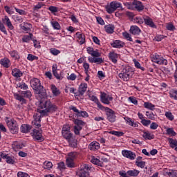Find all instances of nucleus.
<instances>
[{"mask_svg": "<svg viewBox=\"0 0 177 177\" xmlns=\"http://www.w3.org/2000/svg\"><path fill=\"white\" fill-rule=\"evenodd\" d=\"M83 68L84 69V73H89L90 65L86 61L83 62Z\"/></svg>", "mask_w": 177, "mask_h": 177, "instance_id": "nucleus-57", "label": "nucleus"}, {"mask_svg": "<svg viewBox=\"0 0 177 177\" xmlns=\"http://www.w3.org/2000/svg\"><path fill=\"white\" fill-rule=\"evenodd\" d=\"M31 96H32V93L30 91V90L21 91V95L18 93H14L15 99L19 100L21 104H26L27 100H26L24 97H26V99H31Z\"/></svg>", "mask_w": 177, "mask_h": 177, "instance_id": "nucleus-3", "label": "nucleus"}, {"mask_svg": "<svg viewBox=\"0 0 177 177\" xmlns=\"http://www.w3.org/2000/svg\"><path fill=\"white\" fill-rule=\"evenodd\" d=\"M109 58L112 63L117 64V62H118V54L115 52H111L109 53Z\"/></svg>", "mask_w": 177, "mask_h": 177, "instance_id": "nucleus-22", "label": "nucleus"}, {"mask_svg": "<svg viewBox=\"0 0 177 177\" xmlns=\"http://www.w3.org/2000/svg\"><path fill=\"white\" fill-rule=\"evenodd\" d=\"M2 22L6 27L8 28V30H10L11 31L15 30V26L12 24V21H10V19L8 15L4 16L3 18H2Z\"/></svg>", "mask_w": 177, "mask_h": 177, "instance_id": "nucleus-14", "label": "nucleus"}, {"mask_svg": "<svg viewBox=\"0 0 177 177\" xmlns=\"http://www.w3.org/2000/svg\"><path fill=\"white\" fill-rule=\"evenodd\" d=\"M86 50L87 53L93 56V57H100V56H102V53L99 52V50H95L93 47H88Z\"/></svg>", "mask_w": 177, "mask_h": 177, "instance_id": "nucleus-16", "label": "nucleus"}, {"mask_svg": "<svg viewBox=\"0 0 177 177\" xmlns=\"http://www.w3.org/2000/svg\"><path fill=\"white\" fill-rule=\"evenodd\" d=\"M88 97L90 100H91V102H94V103H95L97 105V107L99 109H101L102 110L104 109V106H103L102 104H100V102H99V99H97V97L95 95H88Z\"/></svg>", "mask_w": 177, "mask_h": 177, "instance_id": "nucleus-24", "label": "nucleus"}, {"mask_svg": "<svg viewBox=\"0 0 177 177\" xmlns=\"http://www.w3.org/2000/svg\"><path fill=\"white\" fill-rule=\"evenodd\" d=\"M151 60L153 63H156V64H160L162 66H167L168 64V61L162 57V56L156 53L151 57Z\"/></svg>", "mask_w": 177, "mask_h": 177, "instance_id": "nucleus-7", "label": "nucleus"}, {"mask_svg": "<svg viewBox=\"0 0 177 177\" xmlns=\"http://www.w3.org/2000/svg\"><path fill=\"white\" fill-rule=\"evenodd\" d=\"M88 60L89 63H96L97 64H102V63L104 62L102 57H89L88 58Z\"/></svg>", "mask_w": 177, "mask_h": 177, "instance_id": "nucleus-23", "label": "nucleus"}, {"mask_svg": "<svg viewBox=\"0 0 177 177\" xmlns=\"http://www.w3.org/2000/svg\"><path fill=\"white\" fill-rule=\"evenodd\" d=\"M89 150H99L100 149V144L96 141H93L88 145Z\"/></svg>", "mask_w": 177, "mask_h": 177, "instance_id": "nucleus-28", "label": "nucleus"}, {"mask_svg": "<svg viewBox=\"0 0 177 177\" xmlns=\"http://www.w3.org/2000/svg\"><path fill=\"white\" fill-rule=\"evenodd\" d=\"M68 142L71 147H73V149H77L78 145L77 144V140L73 137L72 138L68 140Z\"/></svg>", "mask_w": 177, "mask_h": 177, "instance_id": "nucleus-39", "label": "nucleus"}, {"mask_svg": "<svg viewBox=\"0 0 177 177\" xmlns=\"http://www.w3.org/2000/svg\"><path fill=\"white\" fill-rule=\"evenodd\" d=\"M0 31H1V32H3L5 35H8V31L6 30V28L5 27L4 24L2 23V21H1V20H0Z\"/></svg>", "mask_w": 177, "mask_h": 177, "instance_id": "nucleus-54", "label": "nucleus"}, {"mask_svg": "<svg viewBox=\"0 0 177 177\" xmlns=\"http://www.w3.org/2000/svg\"><path fill=\"white\" fill-rule=\"evenodd\" d=\"M30 86L37 92L39 96L46 97V91L44 89V86L41 85V81L38 78H33L30 80Z\"/></svg>", "mask_w": 177, "mask_h": 177, "instance_id": "nucleus-2", "label": "nucleus"}, {"mask_svg": "<svg viewBox=\"0 0 177 177\" xmlns=\"http://www.w3.org/2000/svg\"><path fill=\"white\" fill-rule=\"evenodd\" d=\"M66 165L68 168H75V163L74 162V160L68 159V158H66Z\"/></svg>", "mask_w": 177, "mask_h": 177, "instance_id": "nucleus-40", "label": "nucleus"}, {"mask_svg": "<svg viewBox=\"0 0 177 177\" xmlns=\"http://www.w3.org/2000/svg\"><path fill=\"white\" fill-rule=\"evenodd\" d=\"M77 39V42L80 44V45H83V44H85V35L77 32L75 34Z\"/></svg>", "mask_w": 177, "mask_h": 177, "instance_id": "nucleus-26", "label": "nucleus"}, {"mask_svg": "<svg viewBox=\"0 0 177 177\" xmlns=\"http://www.w3.org/2000/svg\"><path fill=\"white\" fill-rule=\"evenodd\" d=\"M0 64L4 67L5 68H9L10 66H12V63L10 62V59L8 57H4L0 60Z\"/></svg>", "mask_w": 177, "mask_h": 177, "instance_id": "nucleus-21", "label": "nucleus"}, {"mask_svg": "<svg viewBox=\"0 0 177 177\" xmlns=\"http://www.w3.org/2000/svg\"><path fill=\"white\" fill-rule=\"evenodd\" d=\"M124 120L126 121V124L130 127H133V128H138V127H139L138 122L133 121V120L131 119V118L128 116L124 117Z\"/></svg>", "mask_w": 177, "mask_h": 177, "instance_id": "nucleus-18", "label": "nucleus"}, {"mask_svg": "<svg viewBox=\"0 0 177 177\" xmlns=\"http://www.w3.org/2000/svg\"><path fill=\"white\" fill-rule=\"evenodd\" d=\"M5 122L11 133H17L19 132V124H17V122L15 119L6 117Z\"/></svg>", "mask_w": 177, "mask_h": 177, "instance_id": "nucleus-5", "label": "nucleus"}, {"mask_svg": "<svg viewBox=\"0 0 177 177\" xmlns=\"http://www.w3.org/2000/svg\"><path fill=\"white\" fill-rule=\"evenodd\" d=\"M57 165V168L59 171H64V169H66V165L64 164V162H60Z\"/></svg>", "mask_w": 177, "mask_h": 177, "instance_id": "nucleus-61", "label": "nucleus"}, {"mask_svg": "<svg viewBox=\"0 0 177 177\" xmlns=\"http://www.w3.org/2000/svg\"><path fill=\"white\" fill-rule=\"evenodd\" d=\"M122 155L123 156V157H125V158H128V160H133L136 158V153L130 150H122Z\"/></svg>", "mask_w": 177, "mask_h": 177, "instance_id": "nucleus-12", "label": "nucleus"}, {"mask_svg": "<svg viewBox=\"0 0 177 177\" xmlns=\"http://www.w3.org/2000/svg\"><path fill=\"white\" fill-rule=\"evenodd\" d=\"M167 175H169V177H177V171L171 170V171L167 173Z\"/></svg>", "mask_w": 177, "mask_h": 177, "instance_id": "nucleus-64", "label": "nucleus"}, {"mask_svg": "<svg viewBox=\"0 0 177 177\" xmlns=\"http://www.w3.org/2000/svg\"><path fill=\"white\" fill-rule=\"evenodd\" d=\"M91 170L89 165H84L77 171V176L79 177H89V171Z\"/></svg>", "mask_w": 177, "mask_h": 177, "instance_id": "nucleus-8", "label": "nucleus"}, {"mask_svg": "<svg viewBox=\"0 0 177 177\" xmlns=\"http://www.w3.org/2000/svg\"><path fill=\"white\" fill-rule=\"evenodd\" d=\"M32 37H34L32 33H29V35H24L22 38V42H26V44H28V42H30V41L32 39Z\"/></svg>", "mask_w": 177, "mask_h": 177, "instance_id": "nucleus-35", "label": "nucleus"}, {"mask_svg": "<svg viewBox=\"0 0 177 177\" xmlns=\"http://www.w3.org/2000/svg\"><path fill=\"white\" fill-rule=\"evenodd\" d=\"M30 129H31V126L28 124H22L21 127V131L23 133H28Z\"/></svg>", "mask_w": 177, "mask_h": 177, "instance_id": "nucleus-38", "label": "nucleus"}, {"mask_svg": "<svg viewBox=\"0 0 177 177\" xmlns=\"http://www.w3.org/2000/svg\"><path fill=\"white\" fill-rule=\"evenodd\" d=\"M140 28L136 26H131L130 28V32L133 35H140Z\"/></svg>", "mask_w": 177, "mask_h": 177, "instance_id": "nucleus-29", "label": "nucleus"}, {"mask_svg": "<svg viewBox=\"0 0 177 177\" xmlns=\"http://www.w3.org/2000/svg\"><path fill=\"white\" fill-rule=\"evenodd\" d=\"M144 107L145 109H148L149 110H154L156 105L150 102H144Z\"/></svg>", "mask_w": 177, "mask_h": 177, "instance_id": "nucleus-46", "label": "nucleus"}, {"mask_svg": "<svg viewBox=\"0 0 177 177\" xmlns=\"http://www.w3.org/2000/svg\"><path fill=\"white\" fill-rule=\"evenodd\" d=\"M27 59L29 60V62H34V60H38V57L32 54H28Z\"/></svg>", "mask_w": 177, "mask_h": 177, "instance_id": "nucleus-59", "label": "nucleus"}, {"mask_svg": "<svg viewBox=\"0 0 177 177\" xmlns=\"http://www.w3.org/2000/svg\"><path fill=\"white\" fill-rule=\"evenodd\" d=\"M169 95L170 97H171L172 99H175V100H177V90L171 91Z\"/></svg>", "mask_w": 177, "mask_h": 177, "instance_id": "nucleus-62", "label": "nucleus"}, {"mask_svg": "<svg viewBox=\"0 0 177 177\" xmlns=\"http://www.w3.org/2000/svg\"><path fill=\"white\" fill-rule=\"evenodd\" d=\"M100 99L102 103H104V104H110V102H112L113 100V97L106 94V93L101 92Z\"/></svg>", "mask_w": 177, "mask_h": 177, "instance_id": "nucleus-13", "label": "nucleus"}, {"mask_svg": "<svg viewBox=\"0 0 177 177\" xmlns=\"http://www.w3.org/2000/svg\"><path fill=\"white\" fill-rule=\"evenodd\" d=\"M167 135H169V136H176V132L174 131V128H168L166 130Z\"/></svg>", "mask_w": 177, "mask_h": 177, "instance_id": "nucleus-53", "label": "nucleus"}, {"mask_svg": "<svg viewBox=\"0 0 177 177\" xmlns=\"http://www.w3.org/2000/svg\"><path fill=\"white\" fill-rule=\"evenodd\" d=\"M122 35L124 38H125V39H127V41H130V42H132V41H133L129 33L124 32L122 33Z\"/></svg>", "mask_w": 177, "mask_h": 177, "instance_id": "nucleus-60", "label": "nucleus"}, {"mask_svg": "<svg viewBox=\"0 0 177 177\" xmlns=\"http://www.w3.org/2000/svg\"><path fill=\"white\" fill-rule=\"evenodd\" d=\"M86 89H88V84L85 82L81 83L80 85L79 86V89H78V92L80 95H84Z\"/></svg>", "mask_w": 177, "mask_h": 177, "instance_id": "nucleus-27", "label": "nucleus"}, {"mask_svg": "<svg viewBox=\"0 0 177 177\" xmlns=\"http://www.w3.org/2000/svg\"><path fill=\"white\" fill-rule=\"evenodd\" d=\"M17 86L20 88V89H23L24 91H27L28 89V85L26 84L25 82L18 83Z\"/></svg>", "mask_w": 177, "mask_h": 177, "instance_id": "nucleus-49", "label": "nucleus"}, {"mask_svg": "<svg viewBox=\"0 0 177 177\" xmlns=\"http://www.w3.org/2000/svg\"><path fill=\"white\" fill-rule=\"evenodd\" d=\"M17 176L18 177H30V175L27 173H24L23 171H19L17 173Z\"/></svg>", "mask_w": 177, "mask_h": 177, "instance_id": "nucleus-63", "label": "nucleus"}, {"mask_svg": "<svg viewBox=\"0 0 177 177\" xmlns=\"http://www.w3.org/2000/svg\"><path fill=\"white\" fill-rule=\"evenodd\" d=\"M105 110L106 111L108 121H109V122H115V118H117L115 116V112L109 107H106Z\"/></svg>", "mask_w": 177, "mask_h": 177, "instance_id": "nucleus-10", "label": "nucleus"}, {"mask_svg": "<svg viewBox=\"0 0 177 177\" xmlns=\"http://www.w3.org/2000/svg\"><path fill=\"white\" fill-rule=\"evenodd\" d=\"M165 115L166 118H167V120H169V121H174L175 118V117L174 116V115H172V113L171 111L165 112Z\"/></svg>", "mask_w": 177, "mask_h": 177, "instance_id": "nucleus-52", "label": "nucleus"}, {"mask_svg": "<svg viewBox=\"0 0 177 177\" xmlns=\"http://www.w3.org/2000/svg\"><path fill=\"white\" fill-rule=\"evenodd\" d=\"M133 75V71H132V68L130 66H125L120 73H119L118 77L122 81H129Z\"/></svg>", "mask_w": 177, "mask_h": 177, "instance_id": "nucleus-4", "label": "nucleus"}, {"mask_svg": "<svg viewBox=\"0 0 177 177\" xmlns=\"http://www.w3.org/2000/svg\"><path fill=\"white\" fill-rule=\"evenodd\" d=\"M6 161L7 164H12V165H13L16 162V160L15 159V157L10 156H8L6 158Z\"/></svg>", "mask_w": 177, "mask_h": 177, "instance_id": "nucleus-50", "label": "nucleus"}, {"mask_svg": "<svg viewBox=\"0 0 177 177\" xmlns=\"http://www.w3.org/2000/svg\"><path fill=\"white\" fill-rule=\"evenodd\" d=\"M12 19L15 23H23L24 20L21 16L17 15H12Z\"/></svg>", "mask_w": 177, "mask_h": 177, "instance_id": "nucleus-41", "label": "nucleus"}, {"mask_svg": "<svg viewBox=\"0 0 177 177\" xmlns=\"http://www.w3.org/2000/svg\"><path fill=\"white\" fill-rule=\"evenodd\" d=\"M31 135L33 139L37 142H44V140H45V138H44V136H42V131L34 129L31 133Z\"/></svg>", "mask_w": 177, "mask_h": 177, "instance_id": "nucleus-9", "label": "nucleus"}, {"mask_svg": "<svg viewBox=\"0 0 177 177\" xmlns=\"http://www.w3.org/2000/svg\"><path fill=\"white\" fill-rule=\"evenodd\" d=\"M144 22L146 26H149V27H151V28H157V26L153 21V19L150 18L149 16L144 17Z\"/></svg>", "mask_w": 177, "mask_h": 177, "instance_id": "nucleus-19", "label": "nucleus"}, {"mask_svg": "<svg viewBox=\"0 0 177 177\" xmlns=\"http://www.w3.org/2000/svg\"><path fill=\"white\" fill-rule=\"evenodd\" d=\"M50 53H51V55H53V56H57V55H59L60 50L55 48H51L50 49Z\"/></svg>", "mask_w": 177, "mask_h": 177, "instance_id": "nucleus-55", "label": "nucleus"}, {"mask_svg": "<svg viewBox=\"0 0 177 177\" xmlns=\"http://www.w3.org/2000/svg\"><path fill=\"white\" fill-rule=\"evenodd\" d=\"M166 29L168 30V31L174 32L176 30V28L174 26L172 22H169L166 24Z\"/></svg>", "mask_w": 177, "mask_h": 177, "instance_id": "nucleus-44", "label": "nucleus"}, {"mask_svg": "<svg viewBox=\"0 0 177 177\" xmlns=\"http://www.w3.org/2000/svg\"><path fill=\"white\" fill-rule=\"evenodd\" d=\"M133 6L134 8V10H137L138 12H142L145 9V6H143V3L137 0H134L133 1Z\"/></svg>", "mask_w": 177, "mask_h": 177, "instance_id": "nucleus-17", "label": "nucleus"}, {"mask_svg": "<svg viewBox=\"0 0 177 177\" xmlns=\"http://www.w3.org/2000/svg\"><path fill=\"white\" fill-rule=\"evenodd\" d=\"M8 53L14 60H19V59H20V55H19L17 50H11L9 51Z\"/></svg>", "mask_w": 177, "mask_h": 177, "instance_id": "nucleus-34", "label": "nucleus"}, {"mask_svg": "<svg viewBox=\"0 0 177 177\" xmlns=\"http://www.w3.org/2000/svg\"><path fill=\"white\" fill-rule=\"evenodd\" d=\"M50 89L53 96H59L61 93L60 89L57 88L55 84H52L50 86Z\"/></svg>", "mask_w": 177, "mask_h": 177, "instance_id": "nucleus-33", "label": "nucleus"}, {"mask_svg": "<svg viewBox=\"0 0 177 177\" xmlns=\"http://www.w3.org/2000/svg\"><path fill=\"white\" fill-rule=\"evenodd\" d=\"M111 46L113 48L121 49V48H124V46H125V43H124L121 40H115L112 43H111Z\"/></svg>", "mask_w": 177, "mask_h": 177, "instance_id": "nucleus-20", "label": "nucleus"}, {"mask_svg": "<svg viewBox=\"0 0 177 177\" xmlns=\"http://www.w3.org/2000/svg\"><path fill=\"white\" fill-rule=\"evenodd\" d=\"M77 157H78V154L77 153V152H71L68 154L67 158L74 161V160H75Z\"/></svg>", "mask_w": 177, "mask_h": 177, "instance_id": "nucleus-51", "label": "nucleus"}, {"mask_svg": "<svg viewBox=\"0 0 177 177\" xmlns=\"http://www.w3.org/2000/svg\"><path fill=\"white\" fill-rule=\"evenodd\" d=\"M14 9L17 13H19L20 16H26L27 15V12L24 10H21L20 8H17V7H14Z\"/></svg>", "mask_w": 177, "mask_h": 177, "instance_id": "nucleus-48", "label": "nucleus"}, {"mask_svg": "<svg viewBox=\"0 0 177 177\" xmlns=\"http://www.w3.org/2000/svg\"><path fill=\"white\" fill-rule=\"evenodd\" d=\"M62 136L64 139H66L67 141L70 140L73 138V133L70 131V127L69 126H64L62 128Z\"/></svg>", "mask_w": 177, "mask_h": 177, "instance_id": "nucleus-11", "label": "nucleus"}, {"mask_svg": "<svg viewBox=\"0 0 177 177\" xmlns=\"http://www.w3.org/2000/svg\"><path fill=\"white\" fill-rule=\"evenodd\" d=\"M24 31H30L31 30V24L28 22H24V25L21 27Z\"/></svg>", "mask_w": 177, "mask_h": 177, "instance_id": "nucleus-43", "label": "nucleus"}, {"mask_svg": "<svg viewBox=\"0 0 177 177\" xmlns=\"http://www.w3.org/2000/svg\"><path fill=\"white\" fill-rule=\"evenodd\" d=\"M122 4L121 3L117 1H111L109 5L106 6L105 9L107 13L109 15H111V13H114L118 8H121Z\"/></svg>", "mask_w": 177, "mask_h": 177, "instance_id": "nucleus-6", "label": "nucleus"}, {"mask_svg": "<svg viewBox=\"0 0 177 177\" xmlns=\"http://www.w3.org/2000/svg\"><path fill=\"white\" fill-rule=\"evenodd\" d=\"M12 75L15 77V78H20V77H23V72L18 68H14L12 71Z\"/></svg>", "mask_w": 177, "mask_h": 177, "instance_id": "nucleus-31", "label": "nucleus"}, {"mask_svg": "<svg viewBox=\"0 0 177 177\" xmlns=\"http://www.w3.org/2000/svg\"><path fill=\"white\" fill-rule=\"evenodd\" d=\"M168 142L170 147L171 149H174V147H176L177 146V140H174L172 138H168Z\"/></svg>", "mask_w": 177, "mask_h": 177, "instance_id": "nucleus-45", "label": "nucleus"}, {"mask_svg": "<svg viewBox=\"0 0 177 177\" xmlns=\"http://www.w3.org/2000/svg\"><path fill=\"white\" fill-rule=\"evenodd\" d=\"M109 133L111 135H115V136H124V132L122 131H109Z\"/></svg>", "mask_w": 177, "mask_h": 177, "instance_id": "nucleus-56", "label": "nucleus"}, {"mask_svg": "<svg viewBox=\"0 0 177 177\" xmlns=\"http://www.w3.org/2000/svg\"><path fill=\"white\" fill-rule=\"evenodd\" d=\"M91 161L92 164H94L95 165H98V167H103V162H102L100 160L97 159V158H95V156L91 158Z\"/></svg>", "mask_w": 177, "mask_h": 177, "instance_id": "nucleus-36", "label": "nucleus"}, {"mask_svg": "<svg viewBox=\"0 0 177 177\" xmlns=\"http://www.w3.org/2000/svg\"><path fill=\"white\" fill-rule=\"evenodd\" d=\"M12 147L14 151H19V150H20L21 149H23V147H24V145H23V143H20L17 141H15L12 145Z\"/></svg>", "mask_w": 177, "mask_h": 177, "instance_id": "nucleus-25", "label": "nucleus"}, {"mask_svg": "<svg viewBox=\"0 0 177 177\" xmlns=\"http://www.w3.org/2000/svg\"><path fill=\"white\" fill-rule=\"evenodd\" d=\"M71 110H73V111H74V113H75L77 117H81V111L78 110V109H77V107L73 106L71 107Z\"/></svg>", "mask_w": 177, "mask_h": 177, "instance_id": "nucleus-58", "label": "nucleus"}, {"mask_svg": "<svg viewBox=\"0 0 177 177\" xmlns=\"http://www.w3.org/2000/svg\"><path fill=\"white\" fill-rule=\"evenodd\" d=\"M53 75L57 78V80H60V75L57 73V64H54L52 66Z\"/></svg>", "mask_w": 177, "mask_h": 177, "instance_id": "nucleus-37", "label": "nucleus"}, {"mask_svg": "<svg viewBox=\"0 0 177 177\" xmlns=\"http://www.w3.org/2000/svg\"><path fill=\"white\" fill-rule=\"evenodd\" d=\"M57 111V106L52 104L50 101L45 100H40L39 109L37 110V113L33 115L32 125L35 128H41V118L44 117V115H47L48 113H55Z\"/></svg>", "mask_w": 177, "mask_h": 177, "instance_id": "nucleus-1", "label": "nucleus"}, {"mask_svg": "<svg viewBox=\"0 0 177 177\" xmlns=\"http://www.w3.org/2000/svg\"><path fill=\"white\" fill-rule=\"evenodd\" d=\"M140 133H143L142 134V138L145 139L146 140H151V139H154L155 136L154 134L149 132V131H145L140 129L139 130Z\"/></svg>", "mask_w": 177, "mask_h": 177, "instance_id": "nucleus-15", "label": "nucleus"}, {"mask_svg": "<svg viewBox=\"0 0 177 177\" xmlns=\"http://www.w3.org/2000/svg\"><path fill=\"white\" fill-rule=\"evenodd\" d=\"M126 174L128 175V176H131V177H136L139 176V174H140V171L133 169L131 170H128Z\"/></svg>", "mask_w": 177, "mask_h": 177, "instance_id": "nucleus-30", "label": "nucleus"}, {"mask_svg": "<svg viewBox=\"0 0 177 177\" xmlns=\"http://www.w3.org/2000/svg\"><path fill=\"white\" fill-rule=\"evenodd\" d=\"M53 167V164H52V162H49V161H45L43 166L44 169H48V171H50Z\"/></svg>", "mask_w": 177, "mask_h": 177, "instance_id": "nucleus-42", "label": "nucleus"}, {"mask_svg": "<svg viewBox=\"0 0 177 177\" xmlns=\"http://www.w3.org/2000/svg\"><path fill=\"white\" fill-rule=\"evenodd\" d=\"M50 24L54 30H60L62 27L60 26V24L56 21H53L50 22Z\"/></svg>", "mask_w": 177, "mask_h": 177, "instance_id": "nucleus-47", "label": "nucleus"}, {"mask_svg": "<svg viewBox=\"0 0 177 177\" xmlns=\"http://www.w3.org/2000/svg\"><path fill=\"white\" fill-rule=\"evenodd\" d=\"M115 29V26H114L113 24H108L104 26V30L107 34H113Z\"/></svg>", "mask_w": 177, "mask_h": 177, "instance_id": "nucleus-32", "label": "nucleus"}]
</instances>
